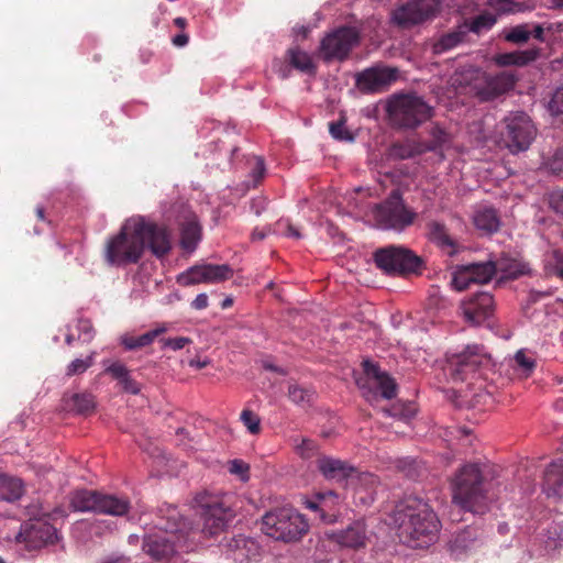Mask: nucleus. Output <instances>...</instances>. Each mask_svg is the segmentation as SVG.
Listing matches in <instances>:
<instances>
[{"label": "nucleus", "instance_id": "6e6d98bb", "mask_svg": "<svg viewBox=\"0 0 563 563\" xmlns=\"http://www.w3.org/2000/svg\"><path fill=\"white\" fill-rule=\"evenodd\" d=\"M79 331V339L85 342H89L93 338L92 325L89 320H79L77 323Z\"/></svg>", "mask_w": 563, "mask_h": 563}, {"label": "nucleus", "instance_id": "39448f33", "mask_svg": "<svg viewBox=\"0 0 563 563\" xmlns=\"http://www.w3.org/2000/svg\"><path fill=\"white\" fill-rule=\"evenodd\" d=\"M517 77L512 71H501L495 76L467 66L456 70L452 77L453 86H473V90L482 101H489L512 89Z\"/></svg>", "mask_w": 563, "mask_h": 563}, {"label": "nucleus", "instance_id": "e433bc0d", "mask_svg": "<svg viewBox=\"0 0 563 563\" xmlns=\"http://www.w3.org/2000/svg\"><path fill=\"white\" fill-rule=\"evenodd\" d=\"M466 266L470 269V274L473 275L472 279L474 284H486L496 273V267L493 262L473 263Z\"/></svg>", "mask_w": 563, "mask_h": 563}, {"label": "nucleus", "instance_id": "603ef678", "mask_svg": "<svg viewBox=\"0 0 563 563\" xmlns=\"http://www.w3.org/2000/svg\"><path fill=\"white\" fill-rule=\"evenodd\" d=\"M191 342V339L187 336L168 338L162 340L163 346L168 347L173 351H179L184 349L186 345L190 344Z\"/></svg>", "mask_w": 563, "mask_h": 563}, {"label": "nucleus", "instance_id": "f8f14e48", "mask_svg": "<svg viewBox=\"0 0 563 563\" xmlns=\"http://www.w3.org/2000/svg\"><path fill=\"white\" fill-rule=\"evenodd\" d=\"M490 356L483 345L471 344L455 354L450 361L451 377L455 382L473 378L484 366H488Z\"/></svg>", "mask_w": 563, "mask_h": 563}, {"label": "nucleus", "instance_id": "2f4dec72", "mask_svg": "<svg viewBox=\"0 0 563 563\" xmlns=\"http://www.w3.org/2000/svg\"><path fill=\"white\" fill-rule=\"evenodd\" d=\"M23 494L21 479L0 474V499L12 501L19 499Z\"/></svg>", "mask_w": 563, "mask_h": 563}, {"label": "nucleus", "instance_id": "f704fd0d", "mask_svg": "<svg viewBox=\"0 0 563 563\" xmlns=\"http://www.w3.org/2000/svg\"><path fill=\"white\" fill-rule=\"evenodd\" d=\"M289 63L296 69L311 74L314 71V64L311 56L299 48H290L288 51Z\"/></svg>", "mask_w": 563, "mask_h": 563}, {"label": "nucleus", "instance_id": "ea45409f", "mask_svg": "<svg viewBox=\"0 0 563 563\" xmlns=\"http://www.w3.org/2000/svg\"><path fill=\"white\" fill-rule=\"evenodd\" d=\"M472 277L473 275L470 274V269L467 268L466 265L460 266L453 273L451 284L454 287V289L462 291L470 287L471 284H474Z\"/></svg>", "mask_w": 563, "mask_h": 563}, {"label": "nucleus", "instance_id": "aec40b11", "mask_svg": "<svg viewBox=\"0 0 563 563\" xmlns=\"http://www.w3.org/2000/svg\"><path fill=\"white\" fill-rule=\"evenodd\" d=\"M325 534L340 547L351 549L364 548L369 539V531L364 520H356L341 531Z\"/></svg>", "mask_w": 563, "mask_h": 563}, {"label": "nucleus", "instance_id": "37998d69", "mask_svg": "<svg viewBox=\"0 0 563 563\" xmlns=\"http://www.w3.org/2000/svg\"><path fill=\"white\" fill-rule=\"evenodd\" d=\"M317 498L319 499V503H316V501H308L307 503V507L312 509V510H324V508H330L331 506H333L334 504L338 503L339 500V496L332 492V490H329V492H325V493H319L317 495Z\"/></svg>", "mask_w": 563, "mask_h": 563}, {"label": "nucleus", "instance_id": "3c124183", "mask_svg": "<svg viewBox=\"0 0 563 563\" xmlns=\"http://www.w3.org/2000/svg\"><path fill=\"white\" fill-rule=\"evenodd\" d=\"M549 110L552 114H563V86L556 89L551 101L549 102Z\"/></svg>", "mask_w": 563, "mask_h": 563}, {"label": "nucleus", "instance_id": "b1692460", "mask_svg": "<svg viewBox=\"0 0 563 563\" xmlns=\"http://www.w3.org/2000/svg\"><path fill=\"white\" fill-rule=\"evenodd\" d=\"M467 34L468 24L466 23L459 25L448 33L441 34L432 43V53L439 55L455 48L464 42Z\"/></svg>", "mask_w": 563, "mask_h": 563}, {"label": "nucleus", "instance_id": "8fccbe9b", "mask_svg": "<svg viewBox=\"0 0 563 563\" xmlns=\"http://www.w3.org/2000/svg\"><path fill=\"white\" fill-rule=\"evenodd\" d=\"M331 135L339 141H352L353 136L346 131L343 122H332L329 125Z\"/></svg>", "mask_w": 563, "mask_h": 563}, {"label": "nucleus", "instance_id": "bb28decb", "mask_svg": "<svg viewBox=\"0 0 563 563\" xmlns=\"http://www.w3.org/2000/svg\"><path fill=\"white\" fill-rule=\"evenodd\" d=\"M129 507V501L124 498L99 494L97 512L122 516L128 512Z\"/></svg>", "mask_w": 563, "mask_h": 563}, {"label": "nucleus", "instance_id": "5701e85b", "mask_svg": "<svg viewBox=\"0 0 563 563\" xmlns=\"http://www.w3.org/2000/svg\"><path fill=\"white\" fill-rule=\"evenodd\" d=\"M543 490L548 496L563 498V459L553 461L545 470Z\"/></svg>", "mask_w": 563, "mask_h": 563}, {"label": "nucleus", "instance_id": "5fc2aeb1", "mask_svg": "<svg viewBox=\"0 0 563 563\" xmlns=\"http://www.w3.org/2000/svg\"><path fill=\"white\" fill-rule=\"evenodd\" d=\"M276 231L294 239H300L299 231L291 225L288 221L280 220L276 223Z\"/></svg>", "mask_w": 563, "mask_h": 563}, {"label": "nucleus", "instance_id": "a19ab883", "mask_svg": "<svg viewBox=\"0 0 563 563\" xmlns=\"http://www.w3.org/2000/svg\"><path fill=\"white\" fill-rule=\"evenodd\" d=\"M430 134L432 140L429 143H424L426 152L442 148L450 141V135L438 125L431 129Z\"/></svg>", "mask_w": 563, "mask_h": 563}, {"label": "nucleus", "instance_id": "4d7b16f0", "mask_svg": "<svg viewBox=\"0 0 563 563\" xmlns=\"http://www.w3.org/2000/svg\"><path fill=\"white\" fill-rule=\"evenodd\" d=\"M229 471L231 474L239 475L242 479H247L249 466L240 460L231 461Z\"/></svg>", "mask_w": 563, "mask_h": 563}, {"label": "nucleus", "instance_id": "c03bdc74", "mask_svg": "<svg viewBox=\"0 0 563 563\" xmlns=\"http://www.w3.org/2000/svg\"><path fill=\"white\" fill-rule=\"evenodd\" d=\"M496 23V16L490 13H484L476 16L468 25V32L479 34L484 31L489 30Z\"/></svg>", "mask_w": 563, "mask_h": 563}, {"label": "nucleus", "instance_id": "774afa93", "mask_svg": "<svg viewBox=\"0 0 563 563\" xmlns=\"http://www.w3.org/2000/svg\"><path fill=\"white\" fill-rule=\"evenodd\" d=\"M188 36L186 34H178L173 38V43L176 46H185L188 43Z\"/></svg>", "mask_w": 563, "mask_h": 563}, {"label": "nucleus", "instance_id": "423d86ee", "mask_svg": "<svg viewBox=\"0 0 563 563\" xmlns=\"http://www.w3.org/2000/svg\"><path fill=\"white\" fill-rule=\"evenodd\" d=\"M197 514L201 521V533L205 537H217L222 533L235 517L232 496L228 494H200L196 497Z\"/></svg>", "mask_w": 563, "mask_h": 563}, {"label": "nucleus", "instance_id": "c85d7f7f", "mask_svg": "<svg viewBox=\"0 0 563 563\" xmlns=\"http://www.w3.org/2000/svg\"><path fill=\"white\" fill-rule=\"evenodd\" d=\"M21 528L22 530L15 536V540L18 542H30L37 538L44 542H47L53 534V528L48 525L26 523Z\"/></svg>", "mask_w": 563, "mask_h": 563}, {"label": "nucleus", "instance_id": "052dcab7", "mask_svg": "<svg viewBox=\"0 0 563 563\" xmlns=\"http://www.w3.org/2000/svg\"><path fill=\"white\" fill-rule=\"evenodd\" d=\"M549 168L554 174H560L563 172V156L561 154H555L549 164Z\"/></svg>", "mask_w": 563, "mask_h": 563}, {"label": "nucleus", "instance_id": "4468645a", "mask_svg": "<svg viewBox=\"0 0 563 563\" xmlns=\"http://www.w3.org/2000/svg\"><path fill=\"white\" fill-rule=\"evenodd\" d=\"M317 466L327 479L336 482L357 481V483L368 488L375 486L378 482L375 475L371 473H358L352 465L331 456H319Z\"/></svg>", "mask_w": 563, "mask_h": 563}, {"label": "nucleus", "instance_id": "4c0bfd02", "mask_svg": "<svg viewBox=\"0 0 563 563\" xmlns=\"http://www.w3.org/2000/svg\"><path fill=\"white\" fill-rule=\"evenodd\" d=\"M295 452L305 460L312 459L313 456L319 457V448L314 441L306 438H294Z\"/></svg>", "mask_w": 563, "mask_h": 563}, {"label": "nucleus", "instance_id": "49530a36", "mask_svg": "<svg viewBox=\"0 0 563 563\" xmlns=\"http://www.w3.org/2000/svg\"><path fill=\"white\" fill-rule=\"evenodd\" d=\"M241 421L252 434H257L261 430V419L252 410L244 409L241 412Z\"/></svg>", "mask_w": 563, "mask_h": 563}, {"label": "nucleus", "instance_id": "473e14b6", "mask_svg": "<svg viewBox=\"0 0 563 563\" xmlns=\"http://www.w3.org/2000/svg\"><path fill=\"white\" fill-rule=\"evenodd\" d=\"M475 227L484 233H493L499 228V219L492 208L478 209L474 214Z\"/></svg>", "mask_w": 563, "mask_h": 563}, {"label": "nucleus", "instance_id": "de8ad7c7", "mask_svg": "<svg viewBox=\"0 0 563 563\" xmlns=\"http://www.w3.org/2000/svg\"><path fill=\"white\" fill-rule=\"evenodd\" d=\"M547 265L552 267V273L563 278V252L551 251L547 256Z\"/></svg>", "mask_w": 563, "mask_h": 563}, {"label": "nucleus", "instance_id": "20e7f679", "mask_svg": "<svg viewBox=\"0 0 563 563\" xmlns=\"http://www.w3.org/2000/svg\"><path fill=\"white\" fill-rule=\"evenodd\" d=\"M155 528L158 531L145 536L142 549L157 561L169 559L175 553L176 542L192 529L173 506L159 509Z\"/></svg>", "mask_w": 563, "mask_h": 563}, {"label": "nucleus", "instance_id": "bf43d9fd", "mask_svg": "<svg viewBox=\"0 0 563 563\" xmlns=\"http://www.w3.org/2000/svg\"><path fill=\"white\" fill-rule=\"evenodd\" d=\"M265 174V164L263 158L255 157V165L252 169V177L255 181H258L261 178H263Z\"/></svg>", "mask_w": 563, "mask_h": 563}, {"label": "nucleus", "instance_id": "0e129e2a", "mask_svg": "<svg viewBox=\"0 0 563 563\" xmlns=\"http://www.w3.org/2000/svg\"><path fill=\"white\" fill-rule=\"evenodd\" d=\"M192 308L196 310H202L208 307V296L206 294H199L191 302Z\"/></svg>", "mask_w": 563, "mask_h": 563}, {"label": "nucleus", "instance_id": "0eeeda50", "mask_svg": "<svg viewBox=\"0 0 563 563\" xmlns=\"http://www.w3.org/2000/svg\"><path fill=\"white\" fill-rule=\"evenodd\" d=\"M309 530L305 516L291 507L276 508L262 518V531L277 541L292 542Z\"/></svg>", "mask_w": 563, "mask_h": 563}, {"label": "nucleus", "instance_id": "864d4df0", "mask_svg": "<svg viewBox=\"0 0 563 563\" xmlns=\"http://www.w3.org/2000/svg\"><path fill=\"white\" fill-rule=\"evenodd\" d=\"M549 203L554 212L563 216V189L552 191L550 194Z\"/></svg>", "mask_w": 563, "mask_h": 563}, {"label": "nucleus", "instance_id": "69168bd1", "mask_svg": "<svg viewBox=\"0 0 563 563\" xmlns=\"http://www.w3.org/2000/svg\"><path fill=\"white\" fill-rule=\"evenodd\" d=\"M167 327L165 324H161L158 327H156L155 329L146 332L147 336L151 338V344L153 343V341L161 334L165 333L167 331Z\"/></svg>", "mask_w": 563, "mask_h": 563}, {"label": "nucleus", "instance_id": "7ed1b4c3", "mask_svg": "<svg viewBox=\"0 0 563 563\" xmlns=\"http://www.w3.org/2000/svg\"><path fill=\"white\" fill-rule=\"evenodd\" d=\"M487 471L488 466L482 463L468 462L461 465L450 481L452 503L474 515L487 512L495 499Z\"/></svg>", "mask_w": 563, "mask_h": 563}, {"label": "nucleus", "instance_id": "09e8293b", "mask_svg": "<svg viewBox=\"0 0 563 563\" xmlns=\"http://www.w3.org/2000/svg\"><path fill=\"white\" fill-rule=\"evenodd\" d=\"M531 32L526 25H518L512 27L506 35L505 38L512 43H523L529 40Z\"/></svg>", "mask_w": 563, "mask_h": 563}, {"label": "nucleus", "instance_id": "cd10ccee", "mask_svg": "<svg viewBox=\"0 0 563 563\" xmlns=\"http://www.w3.org/2000/svg\"><path fill=\"white\" fill-rule=\"evenodd\" d=\"M422 153H426L424 143L413 140L395 143L389 148V156L395 159H408Z\"/></svg>", "mask_w": 563, "mask_h": 563}, {"label": "nucleus", "instance_id": "1a4fd4ad", "mask_svg": "<svg viewBox=\"0 0 563 563\" xmlns=\"http://www.w3.org/2000/svg\"><path fill=\"white\" fill-rule=\"evenodd\" d=\"M371 216L377 228L397 232L412 224L416 218V213L405 206L398 192H393L383 203L373 207Z\"/></svg>", "mask_w": 563, "mask_h": 563}, {"label": "nucleus", "instance_id": "a878e982", "mask_svg": "<svg viewBox=\"0 0 563 563\" xmlns=\"http://www.w3.org/2000/svg\"><path fill=\"white\" fill-rule=\"evenodd\" d=\"M201 239V228L196 216H189L181 225L180 244L185 251L192 252Z\"/></svg>", "mask_w": 563, "mask_h": 563}, {"label": "nucleus", "instance_id": "a211bd4d", "mask_svg": "<svg viewBox=\"0 0 563 563\" xmlns=\"http://www.w3.org/2000/svg\"><path fill=\"white\" fill-rule=\"evenodd\" d=\"M397 77V68L375 66L360 73L356 84L363 91L377 92L385 90Z\"/></svg>", "mask_w": 563, "mask_h": 563}, {"label": "nucleus", "instance_id": "dca6fc26", "mask_svg": "<svg viewBox=\"0 0 563 563\" xmlns=\"http://www.w3.org/2000/svg\"><path fill=\"white\" fill-rule=\"evenodd\" d=\"M233 276V269L228 264H201L187 269L178 277V282L184 286L195 284H218L230 279Z\"/></svg>", "mask_w": 563, "mask_h": 563}, {"label": "nucleus", "instance_id": "13d9d810", "mask_svg": "<svg viewBox=\"0 0 563 563\" xmlns=\"http://www.w3.org/2000/svg\"><path fill=\"white\" fill-rule=\"evenodd\" d=\"M489 3L497 11L503 13L516 12V4L512 0H489Z\"/></svg>", "mask_w": 563, "mask_h": 563}, {"label": "nucleus", "instance_id": "9d476101", "mask_svg": "<svg viewBox=\"0 0 563 563\" xmlns=\"http://www.w3.org/2000/svg\"><path fill=\"white\" fill-rule=\"evenodd\" d=\"M504 144L512 154L527 151L537 135L534 124L522 111L509 113L504 119Z\"/></svg>", "mask_w": 563, "mask_h": 563}, {"label": "nucleus", "instance_id": "393cba45", "mask_svg": "<svg viewBox=\"0 0 563 563\" xmlns=\"http://www.w3.org/2000/svg\"><path fill=\"white\" fill-rule=\"evenodd\" d=\"M540 55V49L537 47L527 48L523 51H515L510 53L498 54L495 62L498 66H526L534 62Z\"/></svg>", "mask_w": 563, "mask_h": 563}, {"label": "nucleus", "instance_id": "2eb2a0df", "mask_svg": "<svg viewBox=\"0 0 563 563\" xmlns=\"http://www.w3.org/2000/svg\"><path fill=\"white\" fill-rule=\"evenodd\" d=\"M363 367L366 380L371 386H367L363 379H358L357 385L368 401L376 400L377 398V393L374 391L372 387L379 389L380 396L385 399H393L396 397L397 385L393 377H390L386 372L382 371L375 363H372L368 360L363 362Z\"/></svg>", "mask_w": 563, "mask_h": 563}, {"label": "nucleus", "instance_id": "c9c22d12", "mask_svg": "<svg viewBox=\"0 0 563 563\" xmlns=\"http://www.w3.org/2000/svg\"><path fill=\"white\" fill-rule=\"evenodd\" d=\"M494 265L503 278H517L526 273V266L516 260L500 258Z\"/></svg>", "mask_w": 563, "mask_h": 563}, {"label": "nucleus", "instance_id": "338daca9", "mask_svg": "<svg viewBox=\"0 0 563 563\" xmlns=\"http://www.w3.org/2000/svg\"><path fill=\"white\" fill-rule=\"evenodd\" d=\"M209 363H210V361H209V360H207V358H206V360H202V361H201V360H195V358H192V360H190V361H189V366H190V367H195V368H203V367H206L207 365H209Z\"/></svg>", "mask_w": 563, "mask_h": 563}, {"label": "nucleus", "instance_id": "c756f323", "mask_svg": "<svg viewBox=\"0 0 563 563\" xmlns=\"http://www.w3.org/2000/svg\"><path fill=\"white\" fill-rule=\"evenodd\" d=\"M99 494L91 490H77L70 497V507L75 511L97 512Z\"/></svg>", "mask_w": 563, "mask_h": 563}, {"label": "nucleus", "instance_id": "6ab92c4d", "mask_svg": "<svg viewBox=\"0 0 563 563\" xmlns=\"http://www.w3.org/2000/svg\"><path fill=\"white\" fill-rule=\"evenodd\" d=\"M464 319L471 324H479L492 316L494 310V299L488 292H478L461 306Z\"/></svg>", "mask_w": 563, "mask_h": 563}, {"label": "nucleus", "instance_id": "680f3d73", "mask_svg": "<svg viewBox=\"0 0 563 563\" xmlns=\"http://www.w3.org/2000/svg\"><path fill=\"white\" fill-rule=\"evenodd\" d=\"M468 532L460 533L455 537L454 541L452 542V550H466L468 548V544H466V536Z\"/></svg>", "mask_w": 563, "mask_h": 563}, {"label": "nucleus", "instance_id": "412c9836", "mask_svg": "<svg viewBox=\"0 0 563 563\" xmlns=\"http://www.w3.org/2000/svg\"><path fill=\"white\" fill-rule=\"evenodd\" d=\"M102 365L104 373L115 379L124 393L131 395H139L141 393L142 385L133 378L132 372L125 364L120 361L104 360Z\"/></svg>", "mask_w": 563, "mask_h": 563}, {"label": "nucleus", "instance_id": "4be33fe9", "mask_svg": "<svg viewBox=\"0 0 563 563\" xmlns=\"http://www.w3.org/2000/svg\"><path fill=\"white\" fill-rule=\"evenodd\" d=\"M427 228L428 239L448 255H454L459 251L457 241L449 233L444 223L434 220Z\"/></svg>", "mask_w": 563, "mask_h": 563}, {"label": "nucleus", "instance_id": "7c9ffc66", "mask_svg": "<svg viewBox=\"0 0 563 563\" xmlns=\"http://www.w3.org/2000/svg\"><path fill=\"white\" fill-rule=\"evenodd\" d=\"M512 368L521 376L528 377L534 371L537 358L534 353L527 349H520L511 358Z\"/></svg>", "mask_w": 563, "mask_h": 563}, {"label": "nucleus", "instance_id": "ddd939ff", "mask_svg": "<svg viewBox=\"0 0 563 563\" xmlns=\"http://www.w3.org/2000/svg\"><path fill=\"white\" fill-rule=\"evenodd\" d=\"M360 38L355 27L343 26L327 34L319 47V53L325 62L343 60Z\"/></svg>", "mask_w": 563, "mask_h": 563}, {"label": "nucleus", "instance_id": "a18cd8bd", "mask_svg": "<svg viewBox=\"0 0 563 563\" xmlns=\"http://www.w3.org/2000/svg\"><path fill=\"white\" fill-rule=\"evenodd\" d=\"M120 343L128 351L141 349L151 344V338L146 333L135 338L128 333L120 336Z\"/></svg>", "mask_w": 563, "mask_h": 563}, {"label": "nucleus", "instance_id": "79ce46f5", "mask_svg": "<svg viewBox=\"0 0 563 563\" xmlns=\"http://www.w3.org/2000/svg\"><path fill=\"white\" fill-rule=\"evenodd\" d=\"M96 352H91L86 358H76L66 368L67 376L85 373L95 362Z\"/></svg>", "mask_w": 563, "mask_h": 563}, {"label": "nucleus", "instance_id": "f257e3e1", "mask_svg": "<svg viewBox=\"0 0 563 563\" xmlns=\"http://www.w3.org/2000/svg\"><path fill=\"white\" fill-rule=\"evenodd\" d=\"M156 257H163L172 250L170 232L145 217H131L122 224L120 232L109 239L104 256L109 264L123 266L139 262L145 247Z\"/></svg>", "mask_w": 563, "mask_h": 563}, {"label": "nucleus", "instance_id": "e2e57ef3", "mask_svg": "<svg viewBox=\"0 0 563 563\" xmlns=\"http://www.w3.org/2000/svg\"><path fill=\"white\" fill-rule=\"evenodd\" d=\"M553 529H554L555 538L548 537V540L545 541L547 548H550V549H555L559 545H561L563 542V536L561 534V532H558V527H554Z\"/></svg>", "mask_w": 563, "mask_h": 563}, {"label": "nucleus", "instance_id": "72a5a7b5", "mask_svg": "<svg viewBox=\"0 0 563 563\" xmlns=\"http://www.w3.org/2000/svg\"><path fill=\"white\" fill-rule=\"evenodd\" d=\"M66 408L77 413H88L95 408V398L91 394H74L65 399Z\"/></svg>", "mask_w": 563, "mask_h": 563}, {"label": "nucleus", "instance_id": "9b49d317", "mask_svg": "<svg viewBox=\"0 0 563 563\" xmlns=\"http://www.w3.org/2000/svg\"><path fill=\"white\" fill-rule=\"evenodd\" d=\"M374 262L388 275L411 273L420 266V258L409 249L400 245L378 249L374 253Z\"/></svg>", "mask_w": 563, "mask_h": 563}, {"label": "nucleus", "instance_id": "f3484780", "mask_svg": "<svg viewBox=\"0 0 563 563\" xmlns=\"http://www.w3.org/2000/svg\"><path fill=\"white\" fill-rule=\"evenodd\" d=\"M437 9V0H413L396 9L393 21L401 27H409L432 16Z\"/></svg>", "mask_w": 563, "mask_h": 563}, {"label": "nucleus", "instance_id": "f03ea898", "mask_svg": "<svg viewBox=\"0 0 563 563\" xmlns=\"http://www.w3.org/2000/svg\"><path fill=\"white\" fill-rule=\"evenodd\" d=\"M390 525L399 540L413 549L428 548L438 539L440 521L430 506L417 498L398 504L390 515Z\"/></svg>", "mask_w": 563, "mask_h": 563}, {"label": "nucleus", "instance_id": "6e6552de", "mask_svg": "<svg viewBox=\"0 0 563 563\" xmlns=\"http://www.w3.org/2000/svg\"><path fill=\"white\" fill-rule=\"evenodd\" d=\"M395 125L415 129L432 117L433 110L421 97L408 93L394 96L387 106Z\"/></svg>", "mask_w": 563, "mask_h": 563}, {"label": "nucleus", "instance_id": "58836bf2", "mask_svg": "<svg viewBox=\"0 0 563 563\" xmlns=\"http://www.w3.org/2000/svg\"><path fill=\"white\" fill-rule=\"evenodd\" d=\"M313 393L307 388H303L297 384H291L288 387L289 399L300 406L308 405L312 399Z\"/></svg>", "mask_w": 563, "mask_h": 563}]
</instances>
